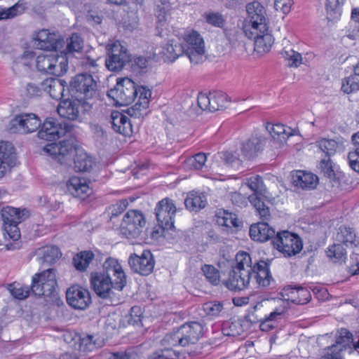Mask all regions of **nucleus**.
<instances>
[{"label":"nucleus","instance_id":"nucleus-27","mask_svg":"<svg viewBox=\"0 0 359 359\" xmlns=\"http://www.w3.org/2000/svg\"><path fill=\"white\" fill-rule=\"evenodd\" d=\"M283 296H287V299L296 304H306L311 299L310 291L302 287L286 286L283 288Z\"/></svg>","mask_w":359,"mask_h":359},{"label":"nucleus","instance_id":"nucleus-14","mask_svg":"<svg viewBox=\"0 0 359 359\" xmlns=\"http://www.w3.org/2000/svg\"><path fill=\"white\" fill-rule=\"evenodd\" d=\"M72 128V125L68 122H59L53 118H47L38 133L41 139L53 141L64 136Z\"/></svg>","mask_w":359,"mask_h":359},{"label":"nucleus","instance_id":"nucleus-5","mask_svg":"<svg viewBox=\"0 0 359 359\" xmlns=\"http://www.w3.org/2000/svg\"><path fill=\"white\" fill-rule=\"evenodd\" d=\"M205 46H155L153 50V60L155 62H174L178 57L185 54L190 62L198 64L203 61Z\"/></svg>","mask_w":359,"mask_h":359},{"label":"nucleus","instance_id":"nucleus-1","mask_svg":"<svg viewBox=\"0 0 359 359\" xmlns=\"http://www.w3.org/2000/svg\"><path fill=\"white\" fill-rule=\"evenodd\" d=\"M102 272L91 273V287L96 294L107 299L111 288L122 290L126 285V276L118 260L109 257L102 264Z\"/></svg>","mask_w":359,"mask_h":359},{"label":"nucleus","instance_id":"nucleus-47","mask_svg":"<svg viewBox=\"0 0 359 359\" xmlns=\"http://www.w3.org/2000/svg\"><path fill=\"white\" fill-rule=\"evenodd\" d=\"M90 263V252L83 251L76 254L73 258V264L76 270L83 271Z\"/></svg>","mask_w":359,"mask_h":359},{"label":"nucleus","instance_id":"nucleus-49","mask_svg":"<svg viewBox=\"0 0 359 359\" xmlns=\"http://www.w3.org/2000/svg\"><path fill=\"white\" fill-rule=\"evenodd\" d=\"M220 157L226 166L235 170L239 169L242 165L241 160L232 152L222 151L220 154Z\"/></svg>","mask_w":359,"mask_h":359},{"label":"nucleus","instance_id":"nucleus-31","mask_svg":"<svg viewBox=\"0 0 359 359\" xmlns=\"http://www.w3.org/2000/svg\"><path fill=\"white\" fill-rule=\"evenodd\" d=\"M68 191L74 196L84 200L88 196L89 186L86 180L77 177H71L67 183Z\"/></svg>","mask_w":359,"mask_h":359},{"label":"nucleus","instance_id":"nucleus-33","mask_svg":"<svg viewBox=\"0 0 359 359\" xmlns=\"http://www.w3.org/2000/svg\"><path fill=\"white\" fill-rule=\"evenodd\" d=\"M111 126L114 130L120 134L126 135L131 127L128 118L123 114L114 111L111 114Z\"/></svg>","mask_w":359,"mask_h":359},{"label":"nucleus","instance_id":"nucleus-30","mask_svg":"<svg viewBox=\"0 0 359 359\" xmlns=\"http://www.w3.org/2000/svg\"><path fill=\"white\" fill-rule=\"evenodd\" d=\"M29 216V212L26 209H18L7 206L1 210V217L5 224H20Z\"/></svg>","mask_w":359,"mask_h":359},{"label":"nucleus","instance_id":"nucleus-32","mask_svg":"<svg viewBox=\"0 0 359 359\" xmlns=\"http://www.w3.org/2000/svg\"><path fill=\"white\" fill-rule=\"evenodd\" d=\"M292 183L303 189H314L318 183V177L311 172L297 170L292 175Z\"/></svg>","mask_w":359,"mask_h":359},{"label":"nucleus","instance_id":"nucleus-48","mask_svg":"<svg viewBox=\"0 0 359 359\" xmlns=\"http://www.w3.org/2000/svg\"><path fill=\"white\" fill-rule=\"evenodd\" d=\"M179 329L174 330L172 332L167 334L161 341L163 346H180L183 347L182 339L180 336Z\"/></svg>","mask_w":359,"mask_h":359},{"label":"nucleus","instance_id":"nucleus-54","mask_svg":"<svg viewBox=\"0 0 359 359\" xmlns=\"http://www.w3.org/2000/svg\"><path fill=\"white\" fill-rule=\"evenodd\" d=\"M128 205L127 200L123 199L109 206L107 209V214L110 219L111 220L114 217L121 214L127 208Z\"/></svg>","mask_w":359,"mask_h":359},{"label":"nucleus","instance_id":"nucleus-16","mask_svg":"<svg viewBox=\"0 0 359 359\" xmlns=\"http://www.w3.org/2000/svg\"><path fill=\"white\" fill-rule=\"evenodd\" d=\"M69 90L76 100L82 102V106L88 105L90 92V74L81 73L72 78Z\"/></svg>","mask_w":359,"mask_h":359},{"label":"nucleus","instance_id":"nucleus-57","mask_svg":"<svg viewBox=\"0 0 359 359\" xmlns=\"http://www.w3.org/2000/svg\"><path fill=\"white\" fill-rule=\"evenodd\" d=\"M9 290L15 298L20 300L26 299L30 292L29 287L28 286H22L19 284L17 285H11Z\"/></svg>","mask_w":359,"mask_h":359},{"label":"nucleus","instance_id":"nucleus-22","mask_svg":"<svg viewBox=\"0 0 359 359\" xmlns=\"http://www.w3.org/2000/svg\"><path fill=\"white\" fill-rule=\"evenodd\" d=\"M67 303L73 308L83 310L88 306L90 293L77 286L70 287L66 292Z\"/></svg>","mask_w":359,"mask_h":359},{"label":"nucleus","instance_id":"nucleus-38","mask_svg":"<svg viewBox=\"0 0 359 359\" xmlns=\"http://www.w3.org/2000/svg\"><path fill=\"white\" fill-rule=\"evenodd\" d=\"M39 255L43 262L52 264L61 256L57 247L54 245L46 246L39 249Z\"/></svg>","mask_w":359,"mask_h":359},{"label":"nucleus","instance_id":"nucleus-18","mask_svg":"<svg viewBox=\"0 0 359 359\" xmlns=\"http://www.w3.org/2000/svg\"><path fill=\"white\" fill-rule=\"evenodd\" d=\"M16 154L13 144L8 142L0 143V179L9 173L16 164Z\"/></svg>","mask_w":359,"mask_h":359},{"label":"nucleus","instance_id":"nucleus-51","mask_svg":"<svg viewBox=\"0 0 359 359\" xmlns=\"http://www.w3.org/2000/svg\"><path fill=\"white\" fill-rule=\"evenodd\" d=\"M319 169L325 177L334 180L335 172L330 158H322L319 163Z\"/></svg>","mask_w":359,"mask_h":359},{"label":"nucleus","instance_id":"nucleus-17","mask_svg":"<svg viewBox=\"0 0 359 359\" xmlns=\"http://www.w3.org/2000/svg\"><path fill=\"white\" fill-rule=\"evenodd\" d=\"M131 270L142 276H148L154 270L155 260L150 250H143L140 255L131 254L128 260Z\"/></svg>","mask_w":359,"mask_h":359},{"label":"nucleus","instance_id":"nucleus-55","mask_svg":"<svg viewBox=\"0 0 359 359\" xmlns=\"http://www.w3.org/2000/svg\"><path fill=\"white\" fill-rule=\"evenodd\" d=\"M180 353L172 348H165L151 355L147 359H178Z\"/></svg>","mask_w":359,"mask_h":359},{"label":"nucleus","instance_id":"nucleus-20","mask_svg":"<svg viewBox=\"0 0 359 359\" xmlns=\"http://www.w3.org/2000/svg\"><path fill=\"white\" fill-rule=\"evenodd\" d=\"M178 329L183 341V347L196 344L203 333V325L195 321L184 323Z\"/></svg>","mask_w":359,"mask_h":359},{"label":"nucleus","instance_id":"nucleus-7","mask_svg":"<svg viewBox=\"0 0 359 359\" xmlns=\"http://www.w3.org/2000/svg\"><path fill=\"white\" fill-rule=\"evenodd\" d=\"M107 96L115 102L116 105L127 106L137 97V88L131 79H121L117 81L114 88L107 91Z\"/></svg>","mask_w":359,"mask_h":359},{"label":"nucleus","instance_id":"nucleus-10","mask_svg":"<svg viewBox=\"0 0 359 359\" xmlns=\"http://www.w3.org/2000/svg\"><path fill=\"white\" fill-rule=\"evenodd\" d=\"M146 225L143 213L137 210H130L124 215L120 229L123 235L128 238L138 237Z\"/></svg>","mask_w":359,"mask_h":359},{"label":"nucleus","instance_id":"nucleus-37","mask_svg":"<svg viewBox=\"0 0 359 359\" xmlns=\"http://www.w3.org/2000/svg\"><path fill=\"white\" fill-rule=\"evenodd\" d=\"M351 139L355 150L348 153V160L350 167L359 173V132L353 134Z\"/></svg>","mask_w":359,"mask_h":359},{"label":"nucleus","instance_id":"nucleus-4","mask_svg":"<svg viewBox=\"0 0 359 359\" xmlns=\"http://www.w3.org/2000/svg\"><path fill=\"white\" fill-rule=\"evenodd\" d=\"M66 46L59 53L56 49L46 51L36 57V68L39 71L57 76L65 74L68 69V60L72 57H79L82 46Z\"/></svg>","mask_w":359,"mask_h":359},{"label":"nucleus","instance_id":"nucleus-58","mask_svg":"<svg viewBox=\"0 0 359 359\" xmlns=\"http://www.w3.org/2000/svg\"><path fill=\"white\" fill-rule=\"evenodd\" d=\"M252 278H254L256 283L262 287L269 286L271 283V281L273 280L269 269L262 270L260 272H257V274L252 276Z\"/></svg>","mask_w":359,"mask_h":359},{"label":"nucleus","instance_id":"nucleus-2","mask_svg":"<svg viewBox=\"0 0 359 359\" xmlns=\"http://www.w3.org/2000/svg\"><path fill=\"white\" fill-rule=\"evenodd\" d=\"M43 150L61 165L71 166L73 162V168L76 172L88 170L90 163L88 154L83 148L74 146L69 142L49 144L44 147Z\"/></svg>","mask_w":359,"mask_h":359},{"label":"nucleus","instance_id":"nucleus-59","mask_svg":"<svg viewBox=\"0 0 359 359\" xmlns=\"http://www.w3.org/2000/svg\"><path fill=\"white\" fill-rule=\"evenodd\" d=\"M203 309L208 316H217L223 309V305L218 302H208L203 304Z\"/></svg>","mask_w":359,"mask_h":359},{"label":"nucleus","instance_id":"nucleus-63","mask_svg":"<svg viewBox=\"0 0 359 359\" xmlns=\"http://www.w3.org/2000/svg\"><path fill=\"white\" fill-rule=\"evenodd\" d=\"M205 20L208 23L218 27H221L224 22L222 15L218 13L205 14Z\"/></svg>","mask_w":359,"mask_h":359},{"label":"nucleus","instance_id":"nucleus-15","mask_svg":"<svg viewBox=\"0 0 359 359\" xmlns=\"http://www.w3.org/2000/svg\"><path fill=\"white\" fill-rule=\"evenodd\" d=\"M197 103L203 111L214 112L226 108L229 100L225 93L214 91L208 94L200 93L197 97Z\"/></svg>","mask_w":359,"mask_h":359},{"label":"nucleus","instance_id":"nucleus-6","mask_svg":"<svg viewBox=\"0 0 359 359\" xmlns=\"http://www.w3.org/2000/svg\"><path fill=\"white\" fill-rule=\"evenodd\" d=\"M245 184L253 191L248 196V201L256 210L259 217L263 220L270 218V209L268 205L269 201L265 196L266 189L262 178L255 175L248 178Z\"/></svg>","mask_w":359,"mask_h":359},{"label":"nucleus","instance_id":"nucleus-43","mask_svg":"<svg viewBox=\"0 0 359 359\" xmlns=\"http://www.w3.org/2000/svg\"><path fill=\"white\" fill-rule=\"evenodd\" d=\"M344 2L345 0H327L325 6L327 18H338L341 15V7Z\"/></svg>","mask_w":359,"mask_h":359},{"label":"nucleus","instance_id":"nucleus-64","mask_svg":"<svg viewBox=\"0 0 359 359\" xmlns=\"http://www.w3.org/2000/svg\"><path fill=\"white\" fill-rule=\"evenodd\" d=\"M108 257H106V255L101 252V250L95 248L91 250V265L99 267L100 265L103 264V260H106Z\"/></svg>","mask_w":359,"mask_h":359},{"label":"nucleus","instance_id":"nucleus-3","mask_svg":"<svg viewBox=\"0 0 359 359\" xmlns=\"http://www.w3.org/2000/svg\"><path fill=\"white\" fill-rule=\"evenodd\" d=\"M246 11L249 22L243 27L245 36L252 39L255 45H273L274 38L268 30L264 7L255 1L247 4Z\"/></svg>","mask_w":359,"mask_h":359},{"label":"nucleus","instance_id":"nucleus-61","mask_svg":"<svg viewBox=\"0 0 359 359\" xmlns=\"http://www.w3.org/2000/svg\"><path fill=\"white\" fill-rule=\"evenodd\" d=\"M184 39L188 45H203L204 43L201 34L195 30L186 32L184 36Z\"/></svg>","mask_w":359,"mask_h":359},{"label":"nucleus","instance_id":"nucleus-9","mask_svg":"<svg viewBox=\"0 0 359 359\" xmlns=\"http://www.w3.org/2000/svg\"><path fill=\"white\" fill-rule=\"evenodd\" d=\"M56 285L55 271L48 269L32 277L31 290L36 296L50 297L55 292Z\"/></svg>","mask_w":359,"mask_h":359},{"label":"nucleus","instance_id":"nucleus-40","mask_svg":"<svg viewBox=\"0 0 359 359\" xmlns=\"http://www.w3.org/2000/svg\"><path fill=\"white\" fill-rule=\"evenodd\" d=\"M347 37L353 40L359 39V8L352 9Z\"/></svg>","mask_w":359,"mask_h":359},{"label":"nucleus","instance_id":"nucleus-26","mask_svg":"<svg viewBox=\"0 0 359 359\" xmlns=\"http://www.w3.org/2000/svg\"><path fill=\"white\" fill-rule=\"evenodd\" d=\"M265 139L262 136H252L242 144V154L248 159H252L260 153L264 146Z\"/></svg>","mask_w":359,"mask_h":359},{"label":"nucleus","instance_id":"nucleus-11","mask_svg":"<svg viewBox=\"0 0 359 359\" xmlns=\"http://www.w3.org/2000/svg\"><path fill=\"white\" fill-rule=\"evenodd\" d=\"M176 210L173 201L169 198H163L156 204L154 213L160 229L162 230L175 229L174 217Z\"/></svg>","mask_w":359,"mask_h":359},{"label":"nucleus","instance_id":"nucleus-29","mask_svg":"<svg viewBox=\"0 0 359 359\" xmlns=\"http://www.w3.org/2000/svg\"><path fill=\"white\" fill-rule=\"evenodd\" d=\"M336 241L346 247L355 248L359 245V238L355 229L344 225L338 229Z\"/></svg>","mask_w":359,"mask_h":359},{"label":"nucleus","instance_id":"nucleus-46","mask_svg":"<svg viewBox=\"0 0 359 359\" xmlns=\"http://www.w3.org/2000/svg\"><path fill=\"white\" fill-rule=\"evenodd\" d=\"M266 128L273 138H276V136L280 137L281 135H283V138H285V135H286L287 137H289L292 135L290 132L291 129L290 128H286L284 125L281 123H267Z\"/></svg>","mask_w":359,"mask_h":359},{"label":"nucleus","instance_id":"nucleus-44","mask_svg":"<svg viewBox=\"0 0 359 359\" xmlns=\"http://www.w3.org/2000/svg\"><path fill=\"white\" fill-rule=\"evenodd\" d=\"M287 50L285 49L280 53L282 57L288 61L287 66L290 67H297L302 63V55L297 51H294L290 46H287Z\"/></svg>","mask_w":359,"mask_h":359},{"label":"nucleus","instance_id":"nucleus-36","mask_svg":"<svg viewBox=\"0 0 359 359\" xmlns=\"http://www.w3.org/2000/svg\"><path fill=\"white\" fill-rule=\"evenodd\" d=\"M327 257L334 262H344L346 259V250L341 243H334L326 250Z\"/></svg>","mask_w":359,"mask_h":359},{"label":"nucleus","instance_id":"nucleus-28","mask_svg":"<svg viewBox=\"0 0 359 359\" xmlns=\"http://www.w3.org/2000/svg\"><path fill=\"white\" fill-rule=\"evenodd\" d=\"M66 81L62 79L49 78L42 81V88L53 99L59 100L63 97Z\"/></svg>","mask_w":359,"mask_h":359},{"label":"nucleus","instance_id":"nucleus-45","mask_svg":"<svg viewBox=\"0 0 359 359\" xmlns=\"http://www.w3.org/2000/svg\"><path fill=\"white\" fill-rule=\"evenodd\" d=\"M201 270L206 279L213 285H217L219 283V271L212 265L205 264Z\"/></svg>","mask_w":359,"mask_h":359},{"label":"nucleus","instance_id":"nucleus-24","mask_svg":"<svg viewBox=\"0 0 359 359\" xmlns=\"http://www.w3.org/2000/svg\"><path fill=\"white\" fill-rule=\"evenodd\" d=\"M86 106L83 107L82 102L76 99L74 100H65L59 104L57 111L61 117L69 121H74L79 118L80 107L86 110Z\"/></svg>","mask_w":359,"mask_h":359},{"label":"nucleus","instance_id":"nucleus-52","mask_svg":"<svg viewBox=\"0 0 359 359\" xmlns=\"http://www.w3.org/2000/svg\"><path fill=\"white\" fill-rule=\"evenodd\" d=\"M341 90L347 94L359 90V78L350 76L345 79L342 83Z\"/></svg>","mask_w":359,"mask_h":359},{"label":"nucleus","instance_id":"nucleus-56","mask_svg":"<svg viewBox=\"0 0 359 359\" xmlns=\"http://www.w3.org/2000/svg\"><path fill=\"white\" fill-rule=\"evenodd\" d=\"M353 342V334L348 330L342 329L339 336L337 338L335 345L343 347L344 350L350 347V344Z\"/></svg>","mask_w":359,"mask_h":359},{"label":"nucleus","instance_id":"nucleus-39","mask_svg":"<svg viewBox=\"0 0 359 359\" xmlns=\"http://www.w3.org/2000/svg\"><path fill=\"white\" fill-rule=\"evenodd\" d=\"M319 149L325 154L323 158H330L335 154L338 143L334 140L321 139L316 142Z\"/></svg>","mask_w":359,"mask_h":359},{"label":"nucleus","instance_id":"nucleus-53","mask_svg":"<svg viewBox=\"0 0 359 359\" xmlns=\"http://www.w3.org/2000/svg\"><path fill=\"white\" fill-rule=\"evenodd\" d=\"M93 137L95 144L97 147H102L107 142V133L99 125H94L91 128Z\"/></svg>","mask_w":359,"mask_h":359},{"label":"nucleus","instance_id":"nucleus-12","mask_svg":"<svg viewBox=\"0 0 359 359\" xmlns=\"http://www.w3.org/2000/svg\"><path fill=\"white\" fill-rule=\"evenodd\" d=\"M41 126V121L34 114H21L12 118L8 126L11 133L27 134L36 131Z\"/></svg>","mask_w":359,"mask_h":359},{"label":"nucleus","instance_id":"nucleus-42","mask_svg":"<svg viewBox=\"0 0 359 359\" xmlns=\"http://www.w3.org/2000/svg\"><path fill=\"white\" fill-rule=\"evenodd\" d=\"M25 9V3L21 1L8 8H0V20L13 18L21 14Z\"/></svg>","mask_w":359,"mask_h":359},{"label":"nucleus","instance_id":"nucleus-21","mask_svg":"<svg viewBox=\"0 0 359 359\" xmlns=\"http://www.w3.org/2000/svg\"><path fill=\"white\" fill-rule=\"evenodd\" d=\"M250 281V271H241L239 268L232 267L229 278L224 282L230 290H242L247 287Z\"/></svg>","mask_w":359,"mask_h":359},{"label":"nucleus","instance_id":"nucleus-19","mask_svg":"<svg viewBox=\"0 0 359 359\" xmlns=\"http://www.w3.org/2000/svg\"><path fill=\"white\" fill-rule=\"evenodd\" d=\"M31 42L38 45H63L65 39L58 31L39 29L34 31L30 36Z\"/></svg>","mask_w":359,"mask_h":359},{"label":"nucleus","instance_id":"nucleus-50","mask_svg":"<svg viewBox=\"0 0 359 359\" xmlns=\"http://www.w3.org/2000/svg\"><path fill=\"white\" fill-rule=\"evenodd\" d=\"M236 264L234 268H239L241 271H250V267H252L251 257L250 255L245 252H239L236 256Z\"/></svg>","mask_w":359,"mask_h":359},{"label":"nucleus","instance_id":"nucleus-34","mask_svg":"<svg viewBox=\"0 0 359 359\" xmlns=\"http://www.w3.org/2000/svg\"><path fill=\"white\" fill-rule=\"evenodd\" d=\"M207 201L203 194L197 193H190L184 201V205L190 211L198 212L204 208L206 205Z\"/></svg>","mask_w":359,"mask_h":359},{"label":"nucleus","instance_id":"nucleus-41","mask_svg":"<svg viewBox=\"0 0 359 359\" xmlns=\"http://www.w3.org/2000/svg\"><path fill=\"white\" fill-rule=\"evenodd\" d=\"M217 222L226 227H238L240 223L235 214L226 210L219 211L217 213Z\"/></svg>","mask_w":359,"mask_h":359},{"label":"nucleus","instance_id":"nucleus-60","mask_svg":"<svg viewBox=\"0 0 359 359\" xmlns=\"http://www.w3.org/2000/svg\"><path fill=\"white\" fill-rule=\"evenodd\" d=\"M325 351L326 352L323 357L324 359H343L342 352L345 350L343 347L332 344L327 347Z\"/></svg>","mask_w":359,"mask_h":359},{"label":"nucleus","instance_id":"nucleus-25","mask_svg":"<svg viewBox=\"0 0 359 359\" xmlns=\"http://www.w3.org/2000/svg\"><path fill=\"white\" fill-rule=\"evenodd\" d=\"M249 234L253 241L259 242H265L270 239L272 241L276 236L275 229L266 222H258L251 225Z\"/></svg>","mask_w":359,"mask_h":359},{"label":"nucleus","instance_id":"nucleus-23","mask_svg":"<svg viewBox=\"0 0 359 359\" xmlns=\"http://www.w3.org/2000/svg\"><path fill=\"white\" fill-rule=\"evenodd\" d=\"M62 339L71 347L82 353L83 355H88L89 352L88 345L90 344L89 334L81 337L76 332L68 330L62 334Z\"/></svg>","mask_w":359,"mask_h":359},{"label":"nucleus","instance_id":"nucleus-8","mask_svg":"<svg viewBox=\"0 0 359 359\" xmlns=\"http://www.w3.org/2000/svg\"><path fill=\"white\" fill-rule=\"evenodd\" d=\"M272 244L285 257L296 255L303 248L300 237L288 231L278 232L272 241Z\"/></svg>","mask_w":359,"mask_h":359},{"label":"nucleus","instance_id":"nucleus-35","mask_svg":"<svg viewBox=\"0 0 359 359\" xmlns=\"http://www.w3.org/2000/svg\"><path fill=\"white\" fill-rule=\"evenodd\" d=\"M137 95L138 100L134 105V108H130L128 109V112L130 116L134 114L135 110L140 111L142 109H147L149 105V97L151 96V92L149 89L143 86L137 87Z\"/></svg>","mask_w":359,"mask_h":359},{"label":"nucleus","instance_id":"nucleus-13","mask_svg":"<svg viewBox=\"0 0 359 359\" xmlns=\"http://www.w3.org/2000/svg\"><path fill=\"white\" fill-rule=\"evenodd\" d=\"M132 60L133 55L126 46H109L105 65L110 71L119 72Z\"/></svg>","mask_w":359,"mask_h":359},{"label":"nucleus","instance_id":"nucleus-62","mask_svg":"<svg viewBox=\"0 0 359 359\" xmlns=\"http://www.w3.org/2000/svg\"><path fill=\"white\" fill-rule=\"evenodd\" d=\"M206 160L207 157L204 153H198L196 154L195 156L189 158L188 159V163L193 168L196 170H200L204 165Z\"/></svg>","mask_w":359,"mask_h":359}]
</instances>
